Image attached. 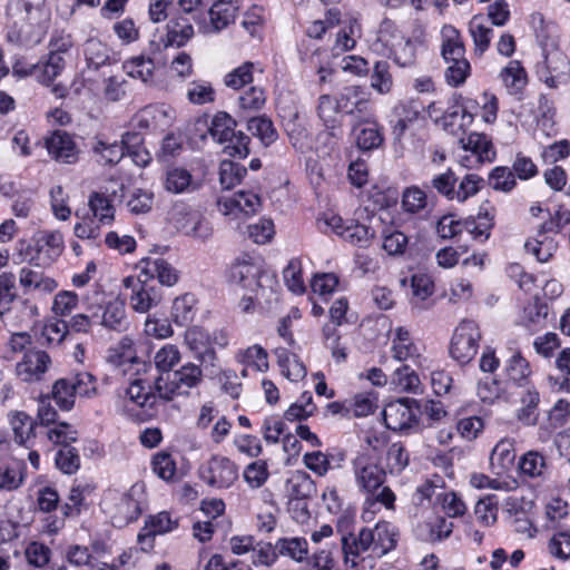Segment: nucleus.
<instances>
[{
	"mask_svg": "<svg viewBox=\"0 0 570 570\" xmlns=\"http://www.w3.org/2000/svg\"><path fill=\"white\" fill-rule=\"evenodd\" d=\"M238 120L226 111H217L208 127V132L218 144L228 142L225 153L234 158L245 159L250 154V137L242 130H236L243 117L239 115Z\"/></svg>",
	"mask_w": 570,
	"mask_h": 570,
	"instance_id": "obj_1",
	"label": "nucleus"
},
{
	"mask_svg": "<svg viewBox=\"0 0 570 570\" xmlns=\"http://www.w3.org/2000/svg\"><path fill=\"white\" fill-rule=\"evenodd\" d=\"M354 471L358 487L367 493L365 502L368 505L380 503L387 509L394 507L395 495L389 487H383L386 473L380 465L357 458Z\"/></svg>",
	"mask_w": 570,
	"mask_h": 570,
	"instance_id": "obj_2",
	"label": "nucleus"
},
{
	"mask_svg": "<svg viewBox=\"0 0 570 570\" xmlns=\"http://www.w3.org/2000/svg\"><path fill=\"white\" fill-rule=\"evenodd\" d=\"M481 332L473 320H463L455 328L451 344L450 355L460 365L469 364L476 355Z\"/></svg>",
	"mask_w": 570,
	"mask_h": 570,
	"instance_id": "obj_3",
	"label": "nucleus"
},
{
	"mask_svg": "<svg viewBox=\"0 0 570 570\" xmlns=\"http://www.w3.org/2000/svg\"><path fill=\"white\" fill-rule=\"evenodd\" d=\"M202 368L198 365L187 363L173 373V379H170V374L166 377L160 374L155 380L154 390L157 391L159 399L171 401L181 386L187 389L197 386L202 381Z\"/></svg>",
	"mask_w": 570,
	"mask_h": 570,
	"instance_id": "obj_4",
	"label": "nucleus"
},
{
	"mask_svg": "<svg viewBox=\"0 0 570 570\" xmlns=\"http://www.w3.org/2000/svg\"><path fill=\"white\" fill-rule=\"evenodd\" d=\"M421 411V401L402 397L389 403L383 410V420L387 429L404 431L416 423L417 412Z\"/></svg>",
	"mask_w": 570,
	"mask_h": 570,
	"instance_id": "obj_5",
	"label": "nucleus"
},
{
	"mask_svg": "<svg viewBox=\"0 0 570 570\" xmlns=\"http://www.w3.org/2000/svg\"><path fill=\"white\" fill-rule=\"evenodd\" d=\"M199 478L217 489L229 488L238 478V469L225 456H213L198 470Z\"/></svg>",
	"mask_w": 570,
	"mask_h": 570,
	"instance_id": "obj_6",
	"label": "nucleus"
},
{
	"mask_svg": "<svg viewBox=\"0 0 570 570\" xmlns=\"http://www.w3.org/2000/svg\"><path fill=\"white\" fill-rule=\"evenodd\" d=\"M342 112L337 107L336 98L330 95H321L317 105V116L322 120L325 130L318 134V138H324L326 145L335 144L343 136L342 121L338 114Z\"/></svg>",
	"mask_w": 570,
	"mask_h": 570,
	"instance_id": "obj_7",
	"label": "nucleus"
},
{
	"mask_svg": "<svg viewBox=\"0 0 570 570\" xmlns=\"http://www.w3.org/2000/svg\"><path fill=\"white\" fill-rule=\"evenodd\" d=\"M228 282L240 285L273 284L277 282V276L274 272L263 269L261 266L250 262L237 261L228 271Z\"/></svg>",
	"mask_w": 570,
	"mask_h": 570,
	"instance_id": "obj_8",
	"label": "nucleus"
},
{
	"mask_svg": "<svg viewBox=\"0 0 570 570\" xmlns=\"http://www.w3.org/2000/svg\"><path fill=\"white\" fill-rule=\"evenodd\" d=\"M185 342L195 353L196 358L205 368H216V352L213 347L214 341L202 327L194 326L186 331Z\"/></svg>",
	"mask_w": 570,
	"mask_h": 570,
	"instance_id": "obj_9",
	"label": "nucleus"
},
{
	"mask_svg": "<svg viewBox=\"0 0 570 570\" xmlns=\"http://www.w3.org/2000/svg\"><path fill=\"white\" fill-rule=\"evenodd\" d=\"M45 147L57 161L73 164L78 159L76 144L67 131L55 130L45 139Z\"/></svg>",
	"mask_w": 570,
	"mask_h": 570,
	"instance_id": "obj_10",
	"label": "nucleus"
},
{
	"mask_svg": "<svg viewBox=\"0 0 570 570\" xmlns=\"http://www.w3.org/2000/svg\"><path fill=\"white\" fill-rule=\"evenodd\" d=\"M155 277L160 285H175L179 279L178 272L165 259H146L138 275V282L140 285H146Z\"/></svg>",
	"mask_w": 570,
	"mask_h": 570,
	"instance_id": "obj_11",
	"label": "nucleus"
},
{
	"mask_svg": "<svg viewBox=\"0 0 570 570\" xmlns=\"http://www.w3.org/2000/svg\"><path fill=\"white\" fill-rule=\"evenodd\" d=\"M548 315V298L544 287H541V292L535 293L524 307L523 324L530 332H537L546 326Z\"/></svg>",
	"mask_w": 570,
	"mask_h": 570,
	"instance_id": "obj_12",
	"label": "nucleus"
},
{
	"mask_svg": "<svg viewBox=\"0 0 570 570\" xmlns=\"http://www.w3.org/2000/svg\"><path fill=\"white\" fill-rule=\"evenodd\" d=\"M167 33L165 46H175L180 48L187 43L194 36V28L190 19L186 14L176 11L167 23Z\"/></svg>",
	"mask_w": 570,
	"mask_h": 570,
	"instance_id": "obj_13",
	"label": "nucleus"
},
{
	"mask_svg": "<svg viewBox=\"0 0 570 570\" xmlns=\"http://www.w3.org/2000/svg\"><path fill=\"white\" fill-rule=\"evenodd\" d=\"M191 173L181 167H170L165 173L164 187L171 194L193 193L199 188Z\"/></svg>",
	"mask_w": 570,
	"mask_h": 570,
	"instance_id": "obj_14",
	"label": "nucleus"
},
{
	"mask_svg": "<svg viewBox=\"0 0 570 570\" xmlns=\"http://www.w3.org/2000/svg\"><path fill=\"white\" fill-rule=\"evenodd\" d=\"M337 107L346 115L365 114L367 111L368 99L360 86H346L336 97Z\"/></svg>",
	"mask_w": 570,
	"mask_h": 570,
	"instance_id": "obj_15",
	"label": "nucleus"
},
{
	"mask_svg": "<svg viewBox=\"0 0 570 570\" xmlns=\"http://www.w3.org/2000/svg\"><path fill=\"white\" fill-rule=\"evenodd\" d=\"M372 547L373 551H376L374 543V529L363 528L358 532L357 537H354L353 534L342 537V549L345 554V562H348L350 556L356 558Z\"/></svg>",
	"mask_w": 570,
	"mask_h": 570,
	"instance_id": "obj_16",
	"label": "nucleus"
},
{
	"mask_svg": "<svg viewBox=\"0 0 570 570\" xmlns=\"http://www.w3.org/2000/svg\"><path fill=\"white\" fill-rule=\"evenodd\" d=\"M126 396L128 397V402L125 404V411L129 412L131 411L130 404H135L141 409L154 407L158 393L156 390L154 391L150 385H148V390H146L144 381L138 379L132 381L127 387Z\"/></svg>",
	"mask_w": 570,
	"mask_h": 570,
	"instance_id": "obj_17",
	"label": "nucleus"
},
{
	"mask_svg": "<svg viewBox=\"0 0 570 570\" xmlns=\"http://www.w3.org/2000/svg\"><path fill=\"white\" fill-rule=\"evenodd\" d=\"M244 120L246 129L254 137H257L265 147L271 146L277 140L278 132L271 118L266 115L253 116L244 118Z\"/></svg>",
	"mask_w": 570,
	"mask_h": 570,
	"instance_id": "obj_18",
	"label": "nucleus"
},
{
	"mask_svg": "<svg viewBox=\"0 0 570 570\" xmlns=\"http://www.w3.org/2000/svg\"><path fill=\"white\" fill-rule=\"evenodd\" d=\"M100 324L107 330L121 333L127 331L129 322L126 315L125 303L120 299L109 302L101 316Z\"/></svg>",
	"mask_w": 570,
	"mask_h": 570,
	"instance_id": "obj_19",
	"label": "nucleus"
},
{
	"mask_svg": "<svg viewBox=\"0 0 570 570\" xmlns=\"http://www.w3.org/2000/svg\"><path fill=\"white\" fill-rule=\"evenodd\" d=\"M461 141L463 142V148L476 155L480 163H492L495 160L497 151L492 140L485 134L471 132L466 141L464 139H461Z\"/></svg>",
	"mask_w": 570,
	"mask_h": 570,
	"instance_id": "obj_20",
	"label": "nucleus"
},
{
	"mask_svg": "<svg viewBox=\"0 0 570 570\" xmlns=\"http://www.w3.org/2000/svg\"><path fill=\"white\" fill-rule=\"evenodd\" d=\"M197 298L193 293L178 296L173 302L171 317L179 326H185L194 320Z\"/></svg>",
	"mask_w": 570,
	"mask_h": 570,
	"instance_id": "obj_21",
	"label": "nucleus"
},
{
	"mask_svg": "<svg viewBox=\"0 0 570 570\" xmlns=\"http://www.w3.org/2000/svg\"><path fill=\"white\" fill-rule=\"evenodd\" d=\"M445 39L442 43V57L445 61H456L466 59L465 47L461 39L460 32L453 27H445L443 29Z\"/></svg>",
	"mask_w": 570,
	"mask_h": 570,
	"instance_id": "obj_22",
	"label": "nucleus"
},
{
	"mask_svg": "<svg viewBox=\"0 0 570 570\" xmlns=\"http://www.w3.org/2000/svg\"><path fill=\"white\" fill-rule=\"evenodd\" d=\"M163 299V294L157 287H134L130 296V305L138 313H146L157 306Z\"/></svg>",
	"mask_w": 570,
	"mask_h": 570,
	"instance_id": "obj_23",
	"label": "nucleus"
},
{
	"mask_svg": "<svg viewBox=\"0 0 570 570\" xmlns=\"http://www.w3.org/2000/svg\"><path fill=\"white\" fill-rule=\"evenodd\" d=\"M237 8L230 2L218 0L215 2L208 13L210 18L212 31L218 32L225 29L229 23L234 22Z\"/></svg>",
	"mask_w": 570,
	"mask_h": 570,
	"instance_id": "obj_24",
	"label": "nucleus"
},
{
	"mask_svg": "<svg viewBox=\"0 0 570 570\" xmlns=\"http://www.w3.org/2000/svg\"><path fill=\"white\" fill-rule=\"evenodd\" d=\"M284 130L294 149L303 151L308 147L309 132L295 112L284 122Z\"/></svg>",
	"mask_w": 570,
	"mask_h": 570,
	"instance_id": "obj_25",
	"label": "nucleus"
},
{
	"mask_svg": "<svg viewBox=\"0 0 570 570\" xmlns=\"http://www.w3.org/2000/svg\"><path fill=\"white\" fill-rule=\"evenodd\" d=\"M353 134L356 137V146L362 151H370L376 149L384 141L383 134L377 124H373V126L364 128H360V126H354Z\"/></svg>",
	"mask_w": 570,
	"mask_h": 570,
	"instance_id": "obj_26",
	"label": "nucleus"
},
{
	"mask_svg": "<svg viewBox=\"0 0 570 570\" xmlns=\"http://www.w3.org/2000/svg\"><path fill=\"white\" fill-rule=\"evenodd\" d=\"M441 297H446V292L443 287H411L409 294L410 303L413 307L419 309H426Z\"/></svg>",
	"mask_w": 570,
	"mask_h": 570,
	"instance_id": "obj_27",
	"label": "nucleus"
},
{
	"mask_svg": "<svg viewBox=\"0 0 570 570\" xmlns=\"http://www.w3.org/2000/svg\"><path fill=\"white\" fill-rule=\"evenodd\" d=\"M275 548L278 554L289 557L297 562L305 560L308 553V543L304 538H282L276 542Z\"/></svg>",
	"mask_w": 570,
	"mask_h": 570,
	"instance_id": "obj_28",
	"label": "nucleus"
},
{
	"mask_svg": "<svg viewBox=\"0 0 570 570\" xmlns=\"http://www.w3.org/2000/svg\"><path fill=\"white\" fill-rule=\"evenodd\" d=\"M247 175V168L233 160H223L219 166V181L223 188L232 189Z\"/></svg>",
	"mask_w": 570,
	"mask_h": 570,
	"instance_id": "obj_29",
	"label": "nucleus"
},
{
	"mask_svg": "<svg viewBox=\"0 0 570 570\" xmlns=\"http://www.w3.org/2000/svg\"><path fill=\"white\" fill-rule=\"evenodd\" d=\"M289 499L307 500L316 492L315 482L306 472H299L287 481Z\"/></svg>",
	"mask_w": 570,
	"mask_h": 570,
	"instance_id": "obj_30",
	"label": "nucleus"
},
{
	"mask_svg": "<svg viewBox=\"0 0 570 570\" xmlns=\"http://www.w3.org/2000/svg\"><path fill=\"white\" fill-rule=\"evenodd\" d=\"M124 69L128 76L132 78H139L144 82H147L154 76L155 63L151 58L137 56L125 61Z\"/></svg>",
	"mask_w": 570,
	"mask_h": 570,
	"instance_id": "obj_31",
	"label": "nucleus"
},
{
	"mask_svg": "<svg viewBox=\"0 0 570 570\" xmlns=\"http://www.w3.org/2000/svg\"><path fill=\"white\" fill-rule=\"evenodd\" d=\"M56 466L65 474H75L80 468L78 450L69 444L61 446L56 453Z\"/></svg>",
	"mask_w": 570,
	"mask_h": 570,
	"instance_id": "obj_32",
	"label": "nucleus"
},
{
	"mask_svg": "<svg viewBox=\"0 0 570 570\" xmlns=\"http://www.w3.org/2000/svg\"><path fill=\"white\" fill-rule=\"evenodd\" d=\"M489 185L497 191L510 193L515 186L514 173L507 166L494 167L488 177Z\"/></svg>",
	"mask_w": 570,
	"mask_h": 570,
	"instance_id": "obj_33",
	"label": "nucleus"
},
{
	"mask_svg": "<svg viewBox=\"0 0 570 570\" xmlns=\"http://www.w3.org/2000/svg\"><path fill=\"white\" fill-rule=\"evenodd\" d=\"M501 78L505 86L515 92L522 90L527 85V72L518 60H512L502 69Z\"/></svg>",
	"mask_w": 570,
	"mask_h": 570,
	"instance_id": "obj_34",
	"label": "nucleus"
},
{
	"mask_svg": "<svg viewBox=\"0 0 570 570\" xmlns=\"http://www.w3.org/2000/svg\"><path fill=\"white\" fill-rule=\"evenodd\" d=\"M72 383L69 379H59L52 387V397L62 411H69L75 405V396Z\"/></svg>",
	"mask_w": 570,
	"mask_h": 570,
	"instance_id": "obj_35",
	"label": "nucleus"
},
{
	"mask_svg": "<svg viewBox=\"0 0 570 570\" xmlns=\"http://www.w3.org/2000/svg\"><path fill=\"white\" fill-rule=\"evenodd\" d=\"M92 215L102 224H110L114 220V206L110 200L100 193H92L88 202Z\"/></svg>",
	"mask_w": 570,
	"mask_h": 570,
	"instance_id": "obj_36",
	"label": "nucleus"
},
{
	"mask_svg": "<svg viewBox=\"0 0 570 570\" xmlns=\"http://www.w3.org/2000/svg\"><path fill=\"white\" fill-rule=\"evenodd\" d=\"M344 239L351 242L354 245L364 247L370 243V239L374 236V232L366 225L357 222H351L348 225L338 232Z\"/></svg>",
	"mask_w": 570,
	"mask_h": 570,
	"instance_id": "obj_37",
	"label": "nucleus"
},
{
	"mask_svg": "<svg viewBox=\"0 0 570 570\" xmlns=\"http://www.w3.org/2000/svg\"><path fill=\"white\" fill-rule=\"evenodd\" d=\"M108 361L117 366L137 362L132 340L127 336L122 337L117 347L109 350Z\"/></svg>",
	"mask_w": 570,
	"mask_h": 570,
	"instance_id": "obj_38",
	"label": "nucleus"
},
{
	"mask_svg": "<svg viewBox=\"0 0 570 570\" xmlns=\"http://www.w3.org/2000/svg\"><path fill=\"white\" fill-rule=\"evenodd\" d=\"M49 363V355L43 351H38L26 355V361L18 364V371L20 374L22 372H28L30 375H35L39 379L40 375L47 371Z\"/></svg>",
	"mask_w": 570,
	"mask_h": 570,
	"instance_id": "obj_39",
	"label": "nucleus"
},
{
	"mask_svg": "<svg viewBox=\"0 0 570 570\" xmlns=\"http://www.w3.org/2000/svg\"><path fill=\"white\" fill-rule=\"evenodd\" d=\"M186 235L206 239L210 235L208 223L196 212L186 214V222L176 226Z\"/></svg>",
	"mask_w": 570,
	"mask_h": 570,
	"instance_id": "obj_40",
	"label": "nucleus"
},
{
	"mask_svg": "<svg viewBox=\"0 0 570 570\" xmlns=\"http://www.w3.org/2000/svg\"><path fill=\"white\" fill-rule=\"evenodd\" d=\"M428 195L417 186L406 187L402 194V207L406 213L416 214L426 207Z\"/></svg>",
	"mask_w": 570,
	"mask_h": 570,
	"instance_id": "obj_41",
	"label": "nucleus"
},
{
	"mask_svg": "<svg viewBox=\"0 0 570 570\" xmlns=\"http://www.w3.org/2000/svg\"><path fill=\"white\" fill-rule=\"evenodd\" d=\"M393 85L392 75L390 73V65L385 60H377L373 67L371 76V86L381 94H386Z\"/></svg>",
	"mask_w": 570,
	"mask_h": 570,
	"instance_id": "obj_42",
	"label": "nucleus"
},
{
	"mask_svg": "<svg viewBox=\"0 0 570 570\" xmlns=\"http://www.w3.org/2000/svg\"><path fill=\"white\" fill-rule=\"evenodd\" d=\"M449 66L445 70V79L451 87L462 86L471 72V65L468 59L445 61Z\"/></svg>",
	"mask_w": 570,
	"mask_h": 570,
	"instance_id": "obj_43",
	"label": "nucleus"
},
{
	"mask_svg": "<svg viewBox=\"0 0 570 570\" xmlns=\"http://www.w3.org/2000/svg\"><path fill=\"white\" fill-rule=\"evenodd\" d=\"M540 402L539 393L535 390H529L522 396L523 407L518 412V419L528 425H534L538 420V404Z\"/></svg>",
	"mask_w": 570,
	"mask_h": 570,
	"instance_id": "obj_44",
	"label": "nucleus"
},
{
	"mask_svg": "<svg viewBox=\"0 0 570 570\" xmlns=\"http://www.w3.org/2000/svg\"><path fill=\"white\" fill-rule=\"evenodd\" d=\"M94 151L100 155V159L98 161L102 165H116L126 155L124 153V146L119 145L117 141L107 144L99 140L94 146Z\"/></svg>",
	"mask_w": 570,
	"mask_h": 570,
	"instance_id": "obj_45",
	"label": "nucleus"
},
{
	"mask_svg": "<svg viewBox=\"0 0 570 570\" xmlns=\"http://www.w3.org/2000/svg\"><path fill=\"white\" fill-rule=\"evenodd\" d=\"M493 30L476 22V18H473L470 22V33L473 38L474 52L481 57L489 48L491 42V36Z\"/></svg>",
	"mask_w": 570,
	"mask_h": 570,
	"instance_id": "obj_46",
	"label": "nucleus"
},
{
	"mask_svg": "<svg viewBox=\"0 0 570 570\" xmlns=\"http://www.w3.org/2000/svg\"><path fill=\"white\" fill-rule=\"evenodd\" d=\"M485 180L476 174H466L459 188L455 189V199L460 203L465 202L469 197L474 196L484 186Z\"/></svg>",
	"mask_w": 570,
	"mask_h": 570,
	"instance_id": "obj_47",
	"label": "nucleus"
},
{
	"mask_svg": "<svg viewBox=\"0 0 570 570\" xmlns=\"http://www.w3.org/2000/svg\"><path fill=\"white\" fill-rule=\"evenodd\" d=\"M458 177L452 169H448L443 174L436 175L431 180V187H433L440 195L444 196L449 200L455 199V184Z\"/></svg>",
	"mask_w": 570,
	"mask_h": 570,
	"instance_id": "obj_48",
	"label": "nucleus"
},
{
	"mask_svg": "<svg viewBox=\"0 0 570 570\" xmlns=\"http://www.w3.org/2000/svg\"><path fill=\"white\" fill-rule=\"evenodd\" d=\"M253 67L252 62L243 63L225 76L224 83L235 90L250 83L253 81Z\"/></svg>",
	"mask_w": 570,
	"mask_h": 570,
	"instance_id": "obj_49",
	"label": "nucleus"
},
{
	"mask_svg": "<svg viewBox=\"0 0 570 570\" xmlns=\"http://www.w3.org/2000/svg\"><path fill=\"white\" fill-rule=\"evenodd\" d=\"M12 426L16 435V441L23 444L26 439L35 436L36 421L24 412H18L12 419Z\"/></svg>",
	"mask_w": 570,
	"mask_h": 570,
	"instance_id": "obj_50",
	"label": "nucleus"
},
{
	"mask_svg": "<svg viewBox=\"0 0 570 570\" xmlns=\"http://www.w3.org/2000/svg\"><path fill=\"white\" fill-rule=\"evenodd\" d=\"M507 373L509 377L518 385H522L523 382L527 381L531 371L529 368V363L521 355V353L518 352L512 355L507 366Z\"/></svg>",
	"mask_w": 570,
	"mask_h": 570,
	"instance_id": "obj_51",
	"label": "nucleus"
},
{
	"mask_svg": "<svg viewBox=\"0 0 570 570\" xmlns=\"http://www.w3.org/2000/svg\"><path fill=\"white\" fill-rule=\"evenodd\" d=\"M519 468L523 474L539 476L546 468V460L539 452L529 451L521 458Z\"/></svg>",
	"mask_w": 570,
	"mask_h": 570,
	"instance_id": "obj_52",
	"label": "nucleus"
},
{
	"mask_svg": "<svg viewBox=\"0 0 570 570\" xmlns=\"http://www.w3.org/2000/svg\"><path fill=\"white\" fill-rule=\"evenodd\" d=\"M374 543L375 550L382 553H386L395 548L396 540L394 533L390 530L387 522H380L374 528Z\"/></svg>",
	"mask_w": 570,
	"mask_h": 570,
	"instance_id": "obj_53",
	"label": "nucleus"
},
{
	"mask_svg": "<svg viewBox=\"0 0 570 570\" xmlns=\"http://www.w3.org/2000/svg\"><path fill=\"white\" fill-rule=\"evenodd\" d=\"M68 333V325L65 321H56L43 326L41 332L42 344L59 345Z\"/></svg>",
	"mask_w": 570,
	"mask_h": 570,
	"instance_id": "obj_54",
	"label": "nucleus"
},
{
	"mask_svg": "<svg viewBox=\"0 0 570 570\" xmlns=\"http://www.w3.org/2000/svg\"><path fill=\"white\" fill-rule=\"evenodd\" d=\"M386 461L391 472H401L405 469L409 464V454L402 443L395 442L389 446Z\"/></svg>",
	"mask_w": 570,
	"mask_h": 570,
	"instance_id": "obj_55",
	"label": "nucleus"
},
{
	"mask_svg": "<svg viewBox=\"0 0 570 570\" xmlns=\"http://www.w3.org/2000/svg\"><path fill=\"white\" fill-rule=\"evenodd\" d=\"M151 464L154 472L165 481L171 480L176 473L175 461L168 453H157L154 455Z\"/></svg>",
	"mask_w": 570,
	"mask_h": 570,
	"instance_id": "obj_56",
	"label": "nucleus"
},
{
	"mask_svg": "<svg viewBox=\"0 0 570 570\" xmlns=\"http://www.w3.org/2000/svg\"><path fill=\"white\" fill-rule=\"evenodd\" d=\"M267 478L268 470L264 461H255L248 464L244 471L245 481L254 489L261 488Z\"/></svg>",
	"mask_w": 570,
	"mask_h": 570,
	"instance_id": "obj_57",
	"label": "nucleus"
},
{
	"mask_svg": "<svg viewBox=\"0 0 570 570\" xmlns=\"http://www.w3.org/2000/svg\"><path fill=\"white\" fill-rule=\"evenodd\" d=\"M180 354L176 346L167 345L160 348L155 355L156 367L160 372L169 374L170 370L179 362Z\"/></svg>",
	"mask_w": 570,
	"mask_h": 570,
	"instance_id": "obj_58",
	"label": "nucleus"
},
{
	"mask_svg": "<svg viewBox=\"0 0 570 570\" xmlns=\"http://www.w3.org/2000/svg\"><path fill=\"white\" fill-rule=\"evenodd\" d=\"M510 169L514 173V178L518 177L521 180H528L539 173L533 160L522 153L517 154L512 168Z\"/></svg>",
	"mask_w": 570,
	"mask_h": 570,
	"instance_id": "obj_59",
	"label": "nucleus"
},
{
	"mask_svg": "<svg viewBox=\"0 0 570 570\" xmlns=\"http://www.w3.org/2000/svg\"><path fill=\"white\" fill-rule=\"evenodd\" d=\"M232 205L246 215H253L261 207V198L255 193L242 190L232 199Z\"/></svg>",
	"mask_w": 570,
	"mask_h": 570,
	"instance_id": "obj_60",
	"label": "nucleus"
},
{
	"mask_svg": "<svg viewBox=\"0 0 570 570\" xmlns=\"http://www.w3.org/2000/svg\"><path fill=\"white\" fill-rule=\"evenodd\" d=\"M48 439L55 444L65 446L76 442L78 439V432L67 422H59L56 428L48 431Z\"/></svg>",
	"mask_w": 570,
	"mask_h": 570,
	"instance_id": "obj_61",
	"label": "nucleus"
},
{
	"mask_svg": "<svg viewBox=\"0 0 570 570\" xmlns=\"http://www.w3.org/2000/svg\"><path fill=\"white\" fill-rule=\"evenodd\" d=\"M51 551L43 543L31 542L26 549V558L29 564L36 568L45 567L50 560Z\"/></svg>",
	"mask_w": 570,
	"mask_h": 570,
	"instance_id": "obj_62",
	"label": "nucleus"
},
{
	"mask_svg": "<svg viewBox=\"0 0 570 570\" xmlns=\"http://www.w3.org/2000/svg\"><path fill=\"white\" fill-rule=\"evenodd\" d=\"M394 61L400 67H410L416 60V46L411 39H406L403 43L396 46L393 50Z\"/></svg>",
	"mask_w": 570,
	"mask_h": 570,
	"instance_id": "obj_63",
	"label": "nucleus"
},
{
	"mask_svg": "<svg viewBox=\"0 0 570 570\" xmlns=\"http://www.w3.org/2000/svg\"><path fill=\"white\" fill-rule=\"evenodd\" d=\"M266 101L265 92L259 87H250L238 97L239 107L243 110H259Z\"/></svg>",
	"mask_w": 570,
	"mask_h": 570,
	"instance_id": "obj_64",
	"label": "nucleus"
}]
</instances>
